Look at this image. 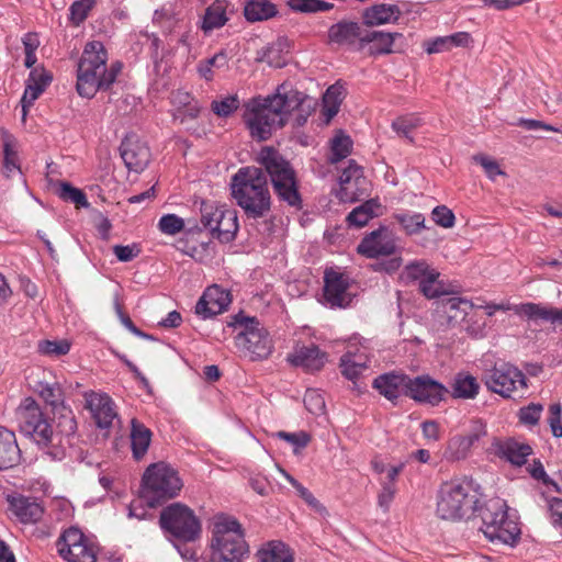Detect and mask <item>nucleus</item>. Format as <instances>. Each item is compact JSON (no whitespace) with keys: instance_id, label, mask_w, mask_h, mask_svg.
I'll return each mask as SVG.
<instances>
[{"instance_id":"1","label":"nucleus","mask_w":562,"mask_h":562,"mask_svg":"<svg viewBox=\"0 0 562 562\" xmlns=\"http://www.w3.org/2000/svg\"><path fill=\"white\" fill-rule=\"evenodd\" d=\"M256 161L260 167H241L231 179L232 196L246 217L258 220L270 213L272 198L268 176L278 199L290 206L300 207L302 199L291 164L269 146L259 151Z\"/></svg>"},{"instance_id":"2","label":"nucleus","mask_w":562,"mask_h":562,"mask_svg":"<svg viewBox=\"0 0 562 562\" xmlns=\"http://www.w3.org/2000/svg\"><path fill=\"white\" fill-rule=\"evenodd\" d=\"M40 396L59 413L55 434L35 401L27 398L19 412L20 429L31 437L43 453L53 461H60L66 456L64 438L75 435L77 423L72 411L64 405L63 391L58 383H40Z\"/></svg>"},{"instance_id":"3","label":"nucleus","mask_w":562,"mask_h":562,"mask_svg":"<svg viewBox=\"0 0 562 562\" xmlns=\"http://www.w3.org/2000/svg\"><path fill=\"white\" fill-rule=\"evenodd\" d=\"M108 53L99 41L86 44L78 63L76 89L83 98H93L100 90H108L122 70V64H106Z\"/></svg>"},{"instance_id":"4","label":"nucleus","mask_w":562,"mask_h":562,"mask_svg":"<svg viewBox=\"0 0 562 562\" xmlns=\"http://www.w3.org/2000/svg\"><path fill=\"white\" fill-rule=\"evenodd\" d=\"M286 85H281L273 95L252 99L246 106L245 123L251 137L267 140L285 124L286 110L299 104L297 99H286Z\"/></svg>"},{"instance_id":"5","label":"nucleus","mask_w":562,"mask_h":562,"mask_svg":"<svg viewBox=\"0 0 562 562\" xmlns=\"http://www.w3.org/2000/svg\"><path fill=\"white\" fill-rule=\"evenodd\" d=\"M507 504L499 497L491 498L477 508L482 520L480 530L491 542H499L513 546L519 535L520 529L515 519L507 513Z\"/></svg>"},{"instance_id":"6","label":"nucleus","mask_w":562,"mask_h":562,"mask_svg":"<svg viewBox=\"0 0 562 562\" xmlns=\"http://www.w3.org/2000/svg\"><path fill=\"white\" fill-rule=\"evenodd\" d=\"M477 496L471 480H452L440 486L437 514L441 519L456 520L477 509Z\"/></svg>"},{"instance_id":"7","label":"nucleus","mask_w":562,"mask_h":562,"mask_svg":"<svg viewBox=\"0 0 562 562\" xmlns=\"http://www.w3.org/2000/svg\"><path fill=\"white\" fill-rule=\"evenodd\" d=\"M142 494L149 507L176 497L183 483L178 472L165 462L150 464L142 479Z\"/></svg>"},{"instance_id":"8","label":"nucleus","mask_w":562,"mask_h":562,"mask_svg":"<svg viewBox=\"0 0 562 562\" xmlns=\"http://www.w3.org/2000/svg\"><path fill=\"white\" fill-rule=\"evenodd\" d=\"M227 325L240 329L235 337V345L251 360H263L271 355L272 339L258 319L238 314L232 316Z\"/></svg>"},{"instance_id":"9","label":"nucleus","mask_w":562,"mask_h":562,"mask_svg":"<svg viewBox=\"0 0 562 562\" xmlns=\"http://www.w3.org/2000/svg\"><path fill=\"white\" fill-rule=\"evenodd\" d=\"M159 524L161 529L169 533L170 539L178 542H194L201 537L200 519L191 508L180 503L164 508L159 516Z\"/></svg>"},{"instance_id":"10","label":"nucleus","mask_w":562,"mask_h":562,"mask_svg":"<svg viewBox=\"0 0 562 562\" xmlns=\"http://www.w3.org/2000/svg\"><path fill=\"white\" fill-rule=\"evenodd\" d=\"M405 283H416L427 299H438L450 294L447 284L440 280V272L425 259L409 261L401 272Z\"/></svg>"},{"instance_id":"11","label":"nucleus","mask_w":562,"mask_h":562,"mask_svg":"<svg viewBox=\"0 0 562 562\" xmlns=\"http://www.w3.org/2000/svg\"><path fill=\"white\" fill-rule=\"evenodd\" d=\"M485 385L493 393L512 397L519 390L527 387L525 374L510 363L495 364L485 375Z\"/></svg>"},{"instance_id":"12","label":"nucleus","mask_w":562,"mask_h":562,"mask_svg":"<svg viewBox=\"0 0 562 562\" xmlns=\"http://www.w3.org/2000/svg\"><path fill=\"white\" fill-rule=\"evenodd\" d=\"M59 555L68 562H95V551L77 527L66 529L56 542Z\"/></svg>"},{"instance_id":"13","label":"nucleus","mask_w":562,"mask_h":562,"mask_svg":"<svg viewBox=\"0 0 562 562\" xmlns=\"http://www.w3.org/2000/svg\"><path fill=\"white\" fill-rule=\"evenodd\" d=\"M406 395L423 404L437 406L449 394L448 389L428 374L408 376Z\"/></svg>"},{"instance_id":"14","label":"nucleus","mask_w":562,"mask_h":562,"mask_svg":"<svg viewBox=\"0 0 562 562\" xmlns=\"http://www.w3.org/2000/svg\"><path fill=\"white\" fill-rule=\"evenodd\" d=\"M121 157L130 171L142 172L150 160L147 144L136 134H128L120 146Z\"/></svg>"},{"instance_id":"15","label":"nucleus","mask_w":562,"mask_h":562,"mask_svg":"<svg viewBox=\"0 0 562 562\" xmlns=\"http://www.w3.org/2000/svg\"><path fill=\"white\" fill-rule=\"evenodd\" d=\"M396 250L395 238L386 227H380L367 235L358 245L357 251L367 258L390 256Z\"/></svg>"},{"instance_id":"16","label":"nucleus","mask_w":562,"mask_h":562,"mask_svg":"<svg viewBox=\"0 0 562 562\" xmlns=\"http://www.w3.org/2000/svg\"><path fill=\"white\" fill-rule=\"evenodd\" d=\"M349 279L341 272L327 269L324 274V299L331 307H345L351 299L347 292Z\"/></svg>"},{"instance_id":"17","label":"nucleus","mask_w":562,"mask_h":562,"mask_svg":"<svg viewBox=\"0 0 562 562\" xmlns=\"http://www.w3.org/2000/svg\"><path fill=\"white\" fill-rule=\"evenodd\" d=\"M86 407L99 428H110L117 417L115 404L108 394L90 392L85 394Z\"/></svg>"},{"instance_id":"18","label":"nucleus","mask_w":562,"mask_h":562,"mask_svg":"<svg viewBox=\"0 0 562 562\" xmlns=\"http://www.w3.org/2000/svg\"><path fill=\"white\" fill-rule=\"evenodd\" d=\"M231 304L229 292L214 284L209 286L195 305V313L202 318H210L223 313Z\"/></svg>"},{"instance_id":"19","label":"nucleus","mask_w":562,"mask_h":562,"mask_svg":"<svg viewBox=\"0 0 562 562\" xmlns=\"http://www.w3.org/2000/svg\"><path fill=\"white\" fill-rule=\"evenodd\" d=\"M286 360L294 367L302 368L306 372H316L323 369L327 361V353L322 351L318 346L311 344L296 345Z\"/></svg>"},{"instance_id":"20","label":"nucleus","mask_w":562,"mask_h":562,"mask_svg":"<svg viewBox=\"0 0 562 562\" xmlns=\"http://www.w3.org/2000/svg\"><path fill=\"white\" fill-rule=\"evenodd\" d=\"M360 23L349 20H341L328 29L327 41L329 44L339 46H352L357 44L360 47L361 37L364 36Z\"/></svg>"},{"instance_id":"21","label":"nucleus","mask_w":562,"mask_h":562,"mask_svg":"<svg viewBox=\"0 0 562 562\" xmlns=\"http://www.w3.org/2000/svg\"><path fill=\"white\" fill-rule=\"evenodd\" d=\"M8 502L10 510L21 524H36L44 515V507L36 498L19 495L9 497Z\"/></svg>"},{"instance_id":"22","label":"nucleus","mask_w":562,"mask_h":562,"mask_svg":"<svg viewBox=\"0 0 562 562\" xmlns=\"http://www.w3.org/2000/svg\"><path fill=\"white\" fill-rule=\"evenodd\" d=\"M513 312L529 321L541 319L551 324H562V308L553 306L528 302L514 305Z\"/></svg>"},{"instance_id":"23","label":"nucleus","mask_w":562,"mask_h":562,"mask_svg":"<svg viewBox=\"0 0 562 562\" xmlns=\"http://www.w3.org/2000/svg\"><path fill=\"white\" fill-rule=\"evenodd\" d=\"M408 375L389 372L374 379L372 386L391 402H395L402 392L406 394Z\"/></svg>"},{"instance_id":"24","label":"nucleus","mask_w":562,"mask_h":562,"mask_svg":"<svg viewBox=\"0 0 562 562\" xmlns=\"http://www.w3.org/2000/svg\"><path fill=\"white\" fill-rule=\"evenodd\" d=\"M400 33H385L381 31H366L364 36L361 37L360 47L357 50H362L369 45V54L385 55L392 53V46L396 37H401Z\"/></svg>"},{"instance_id":"25","label":"nucleus","mask_w":562,"mask_h":562,"mask_svg":"<svg viewBox=\"0 0 562 562\" xmlns=\"http://www.w3.org/2000/svg\"><path fill=\"white\" fill-rule=\"evenodd\" d=\"M21 451L13 431L0 427V471L20 463Z\"/></svg>"},{"instance_id":"26","label":"nucleus","mask_w":562,"mask_h":562,"mask_svg":"<svg viewBox=\"0 0 562 562\" xmlns=\"http://www.w3.org/2000/svg\"><path fill=\"white\" fill-rule=\"evenodd\" d=\"M402 12L396 4H373L366 8L362 12L363 24L368 26H376L391 22H396Z\"/></svg>"},{"instance_id":"27","label":"nucleus","mask_w":562,"mask_h":562,"mask_svg":"<svg viewBox=\"0 0 562 562\" xmlns=\"http://www.w3.org/2000/svg\"><path fill=\"white\" fill-rule=\"evenodd\" d=\"M153 432L137 418L131 419L130 440L133 458L142 460L148 451Z\"/></svg>"},{"instance_id":"28","label":"nucleus","mask_w":562,"mask_h":562,"mask_svg":"<svg viewBox=\"0 0 562 562\" xmlns=\"http://www.w3.org/2000/svg\"><path fill=\"white\" fill-rule=\"evenodd\" d=\"M347 176L339 177V190L337 196L341 202H356L369 194L370 182L366 177H358L349 181Z\"/></svg>"},{"instance_id":"29","label":"nucleus","mask_w":562,"mask_h":562,"mask_svg":"<svg viewBox=\"0 0 562 562\" xmlns=\"http://www.w3.org/2000/svg\"><path fill=\"white\" fill-rule=\"evenodd\" d=\"M220 216V226L213 228V238L223 244L234 240L238 231V218L235 210L226 209L224 213H212Z\"/></svg>"},{"instance_id":"30","label":"nucleus","mask_w":562,"mask_h":562,"mask_svg":"<svg viewBox=\"0 0 562 562\" xmlns=\"http://www.w3.org/2000/svg\"><path fill=\"white\" fill-rule=\"evenodd\" d=\"M381 203L378 199H369L355 207L347 216L349 226L363 227L370 220L380 215Z\"/></svg>"},{"instance_id":"31","label":"nucleus","mask_w":562,"mask_h":562,"mask_svg":"<svg viewBox=\"0 0 562 562\" xmlns=\"http://www.w3.org/2000/svg\"><path fill=\"white\" fill-rule=\"evenodd\" d=\"M227 4L223 0H215L205 10L202 20V30L207 33L215 29H220L228 21L226 14Z\"/></svg>"},{"instance_id":"32","label":"nucleus","mask_w":562,"mask_h":562,"mask_svg":"<svg viewBox=\"0 0 562 562\" xmlns=\"http://www.w3.org/2000/svg\"><path fill=\"white\" fill-rule=\"evenodd\" d=\"M277 13L276 5L269 0H248L244 8V15L249 22L265 21Z\"/></svg>"},{"instance_id":"33","label":"nucleus","mask_w":562,"mask_h":562,"mask_svg":"<svg viewBox=\"0 0 562 562\" xmlns=\"http://www.w3.org/2000/svg\"><path fill=\"white\" fill-rule=\"evenodd\" d=\"M286 99H297L299 104L293 108H289L286 110V114L290 112H296L295 122L297 126H302L306 123L307 117L311 115L312 111H314L316 102L314 99L307 97L306 94L296 91V90H288L286 89Z\"/></svg>"},{"instance_id":"34","label":"nucleus","mask_w":562,"mask_h":562,"mask_svg":"<svg viewBox=\"0 0 562 562\" xmlns=\"http://www.w3.org/2000/svg\"><path fill=\"white\" fill-rule=\"evenodd\" d=\"M3 144V170L9 177L13 171H20L19 160V144L16 138L8 132H3L1 135Z\"/></svg>"},{"instance_id":"35","label":"nucleus","mask_w":562,"mask_h":562,"mask_svg":"<svg viewBox=\"0 0 562 562\" xmlns=\"http://www.w3.org/2000/svg\"><path fill=\"white\" fill-rule=\"evenodd\" d=\"M258 562H293L288 547L281 541H270L257 552Z\"/></svg>"},{"instance_id":"36","label":"nucleus","mask_w":562,"mask_h":562,"mask_svg":"<svg viewBox=\"0 0 562 562\" xmlns=\"http://www.w3.org/2000/svg\"><path fill=\"white\" fill-rule=\"evenodd\" d=\"M480 384L473 375L460 372L454 376L452 396L456 398H474L479 394Z\"/></svg>"},{"instance_id":"37","label":"nucleus","mask_w":562,"mask_h":562,"mask_svg":"<svg viewBox=\"0 0 562 562\" xmlns=\"http://www.w3.org/2000/svg\"><path fill=\"white\" fill-rule=\"evenodd\" d=\"M531 447L527 443L509 440L503 447V454L506 459L515 464L522 465L527 461V457L531 453Z\"/></svg>"},{"instance_id":"38","label":"nucleus","mask_w":562,"mask_h":562,"mask_svg":"<svg viewBox=\"0 0 562 562\" xmlns=\"http://www.w3.org/2000/svg\"><path fill=\"white\" fill-rule=\"evenodd\" d=\"M423 125V119L417 114H407L397 117L392 122V128L411 143L414 142L412 132Z\"/></svg>"},{"instance_id":"39","label":"nucleus","mask_w":562,"mask_h":562,"mask_svg":"<svg viewBox=\"0 0 562 562\" xmlns=\"http://www.w3.org/2000/svg\"><path fill=\"white\" fill-rule=\"evenodd\" d=\"M473 445L465 435L456 436L448 443L446 457L452 461L463 460L469 456Z\"/></svg>"},{"instance_id":"40","label":"nucleus","mask_w":562,"mask_h":562,"mask_svg":"<svg viewBox=\"0 0 562 562\" xmlns=\"http://www.w3.org/2000/svg\"><path fill=\"white\" fill-rule=\"evenodd\" d=\"M227 55L224 50L218 52L214 56L203 59L198 64L199 75L207 81L213 80V68H225L227 66Z\"/></svg>"},{"instance_id":"41","label":"nucleus","mask_w":562,"mask_h":562,"mask_svg":"<svg viewBox=\"0 0 562 562\" xmlns=\"http://www.w3.org/2000/svg\"><path fill=\"white\" fill-rule=\"evenodd\" d=\"M57 194L61 200L71 202L77 207L89 206L86 194L80 189L72 187L69 182L59 181L57 183Z\"/></svg>"},{"instance_id":"42","label":"nucleus","mask_w":562,"mask_h":562,"mask_svg":"<svg viewBox=\"0 0 562 562\" xmlns=\"http://www.w3.org/2000/svg\"><path fill=\"white\" fill-rule=\"evenodd\" d=\"M71 344L67 339L60 340H40L37 344V351L42 356L58 358L65 356L70 351Z\"/></svg>"},{"instance_id":"43","label":"nucleus","mask_w":562,"mask_h":562,"mask_svg":"<svg viewBox=\"0 0 562 562\" xmlns=\"http://www.w3.org/2000/svg\"><path fill=\"white\" fill-rule=\"evenodd\" d=\"M352 148V140L349 135H346L342 132H339L335 135V137L331 139V156L330 161L337 162L341 159L346 158L350 153Z\"/></svg>"},{"instance_id":"44","label":"nucleus","mask_w":562,"mask_h":562,"mask_svg":"<svg viewBox=\"0 0 562 562\" xmlns=\"http://www.w3.org/2000/svg\"><path fill=\"white\" fill-rule=\"evenodd\" d=\"M288 4L293 11L301 13H317L334 8V3L323 0H289Z\"/></svg>"},{"instance_id":"45","label":"nucleus","mask_w":562,"mask_h":562,"mask_svg":"<svg viewBox=\"0 0 562 562\" xmlns=\"http://www.w3.org/2000/svg\"><path fill=\"white\" fill-rule=\"evenodd\" d=\"M226 207L217 206L212 203H202L201 206V223L205 229H209L213 236V228L220 226V216L212 215V213H224Z\"/></svg>"},{"instance_id":"46","label":"nucleus","mask_w":562,"mask_h":562,"mask_svg":"<svg viewBox=\"0 0 562 562\" xmlns=\"http://www.w3.org/2000/svg\"><path fill=\"white\" fill-rule=\"evenodd\" d=\"M395 218L409 235L417 234L425 228V216L422 213L397 214Z\"/></svg>"},{"instance_id":"47","label":"nucleus","mask_w":562,"mask_h":562,"mask_svg":"<svg viewBox=\"0 0 562 562\" xmlns=\"http://www.w3.org/2000/svg\"><path fill=\"white\" fill-rule=\"evenodd\" d=\"M240 105L237 94L227 95L222 100H214L211 103L212 111L221 117H227L233 114Z\"/></svg>"},{"instance_id":"48","label":"nucleus","mask_w":562,"mask_h":562,"mask_svg":"<svg viewBox=\"0 0 562 562\" xmlns=\"http://www.w3.org/2000/svg\"><path fill=\"white\" fill-rule=\"evenodd\" d=\"M157 227L162 234L173 236L184 229V221L176 214H165L159 218Z\"/></svg>"},{"instance_id":"49","label":"nucleus","mask_w":562,"mask_h":562,"mask_svg":"<svg viewBox=\"0 0 562 562\" xmlns=\"http://www.w3.org/2000/svg\"><path fill=\"white\" fill-rule=\"evenodd\" d=\"M45 91V88L37 86L34 82H25V90L21 99L22 105V119L25 120L27 115L29 109L34 104V102L40 98V95Z\"/></svg>"},{"instance_id":"50","label":"nucleus","mask_w":562,"mask_h":562,"mask_svg":"<svg viewBox=\"0 0 562 562\" xmlns=\"http://www.w3.org/2000/svg\"><path fill=\"white\" fill-rule=\"evenodd\" d=\"M94 0H78L75 1L69 8V19L75 25L82 23L89 11L92 9Z\"/></svg>"},{"instance_id":"51","label":"nucleus","mask_w":562,"mask_h":562,"mask_svg":"<svg viewBox=\"0 0 562 562\" xmlns=\"http://www.w3.org/2000/svg\"><path fill=\"white\" fill-rule=\"evenodd\" d=\"M543 406L541 404L530 403L518 412L519 422L526 426H536L541 417Z\"/></svg>"},{"instance_id":"52","label":"nucleus","mask_w":562,"mask_h":562,"mask_svg":"<svg viewBox=\"0 0 562 562\" xmlns=\"http://www.w3.org/2000/svg\"><path fill=\"white\" fill-rule=\"evenodd\" d=\"M339 366L341 369V374L350 381H356L361 375V373L366 370L363 368V363L355 362V360H350L349 355L341 356Z\"/></svg>"},{"instance_id":"53","label":"nucleus","mask_w":562,"mask_h":562,"mask_svg":"<svg viewBox=\"0 0 562 562\" xmlns=\"http://www.w3.org/2000/svg\"><path fill=\"white\" fill-rule=\"evenodd\" d=\"M277 437L283 439L291 443L294 447V452H299V450L305 448L311 441V436L305 431L299 432H286L279 431Z\"/></svg>"},{"instance_id":"54","label":"nucleus","mask_w":562,"mask_h":562,"mask_svg":"<svg viewBox=\"0 0 562 562\" xmlns=\"http://www.w3.org/2000/svg\"><path fill=\"white\" fill-rule=\"evenodd\" d=\"M562 406L560 403H553L549 406L548 423L552 435L555 438L562 437Z\"/></svg>"},{"instance_id":"55","label":"nucleus","mask_w":562,"mask_h":562,"mask_svg":"<svg viewBox=\"0 0 562 562\" xmlns=\"http://www.w3.org/2000/svg\"><path fill=\"white\" fill-rule=\"evenodd\" d=\"M434 222L445 228H450L454 225V214L446 205L436 206L431 212Z\"/></svg>"},{"instance_id":"56","label":"nucleus","mask_w":562,"mask_h":562,"mask_svg":"<svg viewBox=\"0 0 562 562\" xmlns=\"http://www.w3.org/2000/svg\"><path fill=\"white\" fill-rule=\"evenodd\" d=\"M304 404L306 408L315 415H318L325 409V401L323 396L315 390H307L304 395Z\"/></svg>"},{"instance_id":"57","label":"nucleus","mask_w":562,"mask_h":562,"mask_svg":"<svg viewBox=\"0 0 562 562\" xmlns=\"http://www.w3.org/2000/svg\"><path fill=\"white\" fill-rule=\"evenodd\" d=\"M26 80L29 82H34L37 86H41L46 89L53 80V75L50 71L46 70L44 67L38 66V67H34L33 69H31Z\"/></svg>"},{"instance_id":"58","label":"nucleus","mask_w":562,"mask_h":562,"mask_svg":"<svg viewBox=\"0 0 562 562\" xmlns=\"http://www.w3.org/2000/svg\"><path fill=\"white\" fill-rule=\"evenodd\" d=\"M113 252L116 256L119 261L128 262L139 255L140 249L138 248V246L136 244L126 245V246L115 245L113 247Z\"/></svg>"},{"instance_id":"59","label":"nucleus","mask_w":562,"mask_h":562,"mask_svg":"<svg viewBox=\"0 0 562 562\" xmlns=\"http://www.w3.org/2000/svg\"><path fill=\"white\" fill-rule=\"evenodd\" d=\"M280 50V44H272L268 46L261 56V60L274 68L284 66L285 61L279 55Z\"/></svg>"},{"instance_id":"60","label":"nucleus","mask_w":562,"mask_h":562,"mask_svg":"<svg viewBox=\"0 0 562 562\" xmlns=\"http://www.w3.org/2000/svg\"><path fill=\"white\" fill-rule=\"evenodd\" d=\"M474 160L483 167L487 177L492 180H495L496 176L504 173L501 170L498 164L495 160H492L491 158H488L487 156H484V155L475 156Z\"/></svg>"},{"instance_id":"61","label":"nucleus","mask_w":562,"mask_h":562,"mask_svg":"<svg viewBox=\"0 0 562 562\" xmlns=\"http://www.w3.org/2000/svg\"><path fill=\"white\" fill-rule=\"evenodd\" d=\"M396 493L395 484H383L382 490L378 495V504L384 512L390 509L391 503Z\"/></svg>"},{"instance_id":"62","label":"nucleus","mask_w":562,"mask_h":562,"mask_svg":"<svg viewBox=\"0 0 562 562\" xmlns=\"http://www.w3.org/2000/svg\"><path fill=\"white\" fill-rule=\"evenodd\" d=\"M518 126H521L528 131L543 130L555 133H562L560 128H557L550 124H547L542 121L531 120V119H519L517 122Z\"/></svg>"},{"instance_id":"63","label":"nucleus","mask_w":562,"mask_h":562,"mask_svg":"<svg viewBox=\"0 0 562 562\" xmlns=\"http://www.w3.org/2000/svg\"><path fill=\"white\" fill-rule=\"evenodd\" d=\"M250 487L259 495L267 496L270 492V482L261 474H254L249 477Z\"/></svg>"},{"instance_id":"64","label":"nucleus","mask_w":562,"mask_h":562,"mask_svg":"<svg viewBox=\"0 0 562 562\" xmlns=\"http://www.w3.org/2000/svg\"><path fill=\"white\" fill-rule=\"evenodd\" d=\"M447 44H449L450 49L452 47H469L473 43V38L468 32H457L451 35H447Z\"/></svg>"}]
</instances>
